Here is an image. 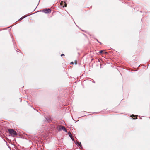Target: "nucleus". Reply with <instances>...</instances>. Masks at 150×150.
<instances>
[{
	"label": "nucleus",
	"instance_id": "1",
	"mask_svg": "<svg viewBox=\"0 0 150 150\" xmlns=\"http://www.w3.org/2000/svg\"><path fill=\"white\" fill-rule=\"evenodd\" d=\"M8 131L10 134L13 137H14L17 135L16 132L13 129H9Z\"/></svg>",
	"mask_w": 150,
	"mask_h": 150
},
{
	"label": "nucleus",
	"instance_id": "2",
	"mask_svg": "<svg viewBox=\"0 0 150 150\" xmlns=\"http://www.w3.org/2000/svg\"><path fill=\"white\" fill-rule=\"evenodd\" d=\"M58 130L59 131H61V130H63L65 132H67V131L64 127L62 126H59L57 128Z\"/></svg>",
	"mask_w": 150,
	"mask_h": 150
},
{
	"label": "nucleus",
	"instance_id": "3",
	"mask_svg": "<svg viewBox=\"0 0 150 150\" xmlns=\"http://www.w3.org/2000/svg\"><path fill=\"white\" fill-rule=\"evenodd\" d=\"M43 12H44L46 13H50L51 12V10L50 9H45L44 10H43L42 11Z\"/></svg>",
	"mask_w": 150,
	"mask_h": 150
},
{
	"label": "nucleus",
	"instance_id": "4",
	"mask_svg": "<svg viewBox=\"0 0 150 150\" xmlns=\"http://www.w3.org/2000/svg\"><path fill=\"white\" fill-rule=\"evenodd\" d=\"M60 5L62 6H63V7H64L63 5H64L65 7L67 6V4H66L65 3V2H63L62 1L60 3Z\"/></svg>",
	"mask_w": 150,
	"mask_h": 150
},
{
	"label": "nucleus",
	"instance_id": "5",
	"mask_svg": "<svg viewBox=\"0 0 150 150\" xmlns=\"http://www.w3.org/2000/svg\"><path fill=\"white\" fill-rule=\"evenodd\" d=\"M68 134L69 135V136L70 137V138H71V139L73 140L74 139L72 136V134L70 132H68Z\"/></svg>",
	"mask_w": 150,
	"mask_h": 150
},
{
	"label": "nucleus",
	"instance_id": "6",
	"mask_svg": "<svg viewBox=\"0 0 150 150\" xmlns=\"http://www.w3.org/2000/svg\"><path fill=\"white\" fill-rule=\"evenodd\" d=\"M77 143L78 144V145L80 146H81V144L80 142H77Z\"/></svg>",
	"mask_w": 150,
	"mask_h": 150
},
{
	"label": "nucleus",
	"instance_id": "7",
	"mask_svg": "<svg viewBox=\"0 0 150 150\" xmlns=\"http://www.w3.org/2000/svg\"><path fill=\"white\" fill-rule=\"evenodd\" d=\"M136 116L134 115H132V116H131V117H132V118L133 119H135V117Z\"/></svg>",
	"mask_w": 150,
	"mask_h": 150
},
{
	"label": "nucleus",
	"instance_id": "8",
	"mask_svg": "<svg viewBox=\"0 0 150 150\" xmlns=\"http://www.w3.org/2000/svg\"><path fill=\"white\" fill-rule=\"evenodd\" d=\"M25 18V17H22V18H20V20H22V19H23V18Z\"/></svg>",
	"mask_w": 150,
	"mask_h": 150
},
{
	"label": "nucleus",
	"instance_id": "9",
	"mask_svg": "<svg viewBox=\"0 0 150 150\" xmlns=\"http://www.w3.org/2000/svg\"><path fill=\"white\" fill-rule=\"evenodd\" d=\"M100 53H102L103 52V51L102 50H101L100 51V52H99Z\"/></svg>",
	"mask_w": 150,
	"mask_h": 150
},
{
	"label": "nucleus",
	"instance_id": "10",
	"mask_svg": "<svg viewBox=\"0 0 150 150\" xmlns=\"http://www.w3.org/2000/svg\"><path fill=\"white\" fill-rule=\"evenodd\" d=\"M64 54H61V56H64Z\"/></svg>",
	"mask_w": 150,
	"mask_h": 150
},
{
	"label": "nucleus",
	"instance_id": "11",
	"mask_svg": "<svg viewBox=\"0 0 150 150\" xmlns=\"http://www.w3.org/2000/svg\"><path fill=\"white\" fill-rule=\"evenodd\" d=\"M71 64H73V62H71Z\"/></svg>",
	"mask_w": 150,
	"mask_h": 150
},
{
	"label": "nucleus",
	"instance_id": "12",
	"mask_svg": "<svg viewBox=\"0 0 150 150\" xmlns=\"http://www.w3.org/2000/svg\"><path fill=\"white\" fill-rule=\"evenodd\" d=\"M75 64H76V61H75Z\"/></svg>",
	"mask_w": 150,
	"mask_h": 150
}]
</instances>
